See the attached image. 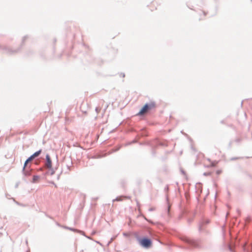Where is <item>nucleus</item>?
I'll list each match as a JSON object with an SVG mask.
<instances>
[{"mask_svg": "<svg viewBox=\"0 0 252 252\" xmlns=\"http://www.w3.org/2000/svg\"><path fill=\"white\" fill-rule=\"evenodd\" d=\"M155 107V104L154 102H151L150 104H145L139 112L138 113V115H143L148 112L150 109H151Z\"/></svg>", "mask_w": 252, "mask_h": 252, "instance_id": "obj_1", "label": "nucleus"}, {"mask_svg": "<svg viewBox=\"0 0 252 252\" xmlns=\"http://www.w3.org/2000/svg\"><path fill=\"white\" fill-rule=\"evenodd\" d=\"M140 244L144 247H149L151 245V241L148 239H143L140 241Z\"/></svg>", "mask_w": 252, "mask_h": 252, "instance_id": "obj_2", "label": "nucleus"}, {"mask_svg": "<svg viewBox=\"0 0 252 252\" xmlns=\"http://www.w3.org/2000/svg\"><path fill=\"white\" fill-rule=\"evenodd\" d=\"M46 166L48 168L50 169L52 167V161H51V159L50 158L49 155H47L46 156Z\"/></svg>", "mask_w": 252, "mask_h": 252, "instance_id": "obj_3", "label": "nucleus"}, {"mask_svg": "<svg viewBox=\"0 0 252 252\" xmlns=\"http://www.w3.org/2000/svg\"><path fill=\"white\" fill-rule=\"evenodd\" d=\"M39 176L36 175L33 176L32 182L33 183H37L39 181Z\"/></svg>", "mask_w": 252, "mask_h": 252, "instance_id": "obj_4", "label": "nucleus"}, {"mask_svg": "<svg viewBox=\"0 0 252 252\" xmlns=\"http://www.w3.org/2000/svg\"><path fill=\"white\" fill-rule=\"evenodd\" d=\"M41 150H39L38 151H37L35 153H34L32 156H33V157L35 158L37 157H38L41 153Z\"/></svg>", "mask_w": 252, "mask_h": 252, "instance_id": "obj_5", "label": "nucleus"}, {"mask_svg": "<svg viewBox=\"0 0 252 252\" xmlns=\"http://www.w3.org/2000/svg\"><path fill=\"white\" fill-rule=\"evenodd\" d=\"M34 158L33 157V156L32 155L27 160H26V162H29V161H30L31 160H32Z\"/></svg>", "mask_w": 252, "mask_h": 252, "instance_id": "obj_6", "label": "nucleus"}, {"mask_svg": "<svg viewBox=\"0 0 252 252\" xmlns=\"http://www.w3.org/2000/svg\"><path fill=\"white\" fill-rule=\"evenodd\" d=\"M221 172H222V170H218L216 171V173H217V175H220Z\"/></svg>", "mask_w": 252, "mask_h": 252, "instance_id": "obj_7", "label": "nucleus"}, {"mask_svg": "<svg viewBox=\"0 0 252 252\" xmlns=\"http://www.w3.org/2000/svg\"><path fill=\"white\" fill-rule=\"evenodd\" d=\"M24 173H25V174L26 175H27V176H28V175H30V173L29 172H28V171H25V170H24Z\"/></svg>", "mask_w": 252, "mask_h": 252, "instance_id": "obj_8", "label": "nucleus"}, {"mask_svg": "<svg viewBox=\"0 0 252 252\" xmlns=\"http://www.w3.org/2000/svg\"><path fill=\"white\" fill-rule=\"evenodd\" d=\"M28 163V162H26V161H25V164H24V170H25V167H26V166L27 165V163Z\"/></svg>", "mask_w": 252, "mask_h": 252, "instance_id": "obj_9", "label": "nucleus"}, {"mask_svg": "<svg viewBox=\"0 0 252 252\" xmlns=\"http://www.w3.org/2000/svg\"><path fill=\"white\" fill-rule=\"evenodd\" d=\"M202 14H203V15H204V16H206V13L205 12H202Z\"/></svg>", "mask_w": 252, "mask_h": 252, "instance_id": "obj_10", "label": "nucleus"}]
</instances>
